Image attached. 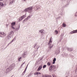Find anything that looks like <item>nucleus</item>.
<instances>
[{"label": "nucleus", "instance_id": "1", "mask_svg": "<svg viewBox=\"0 0 77 77\" xmlns=\"http://www.w3.org/2000/svg\"><path fill=\"white\" fill-rule=\"evenodd\" d=\"M33 8V7H29L28 8H26L24 10L25 11H27L29 13H31L32 12V9Z\"/></svg>", "mask_w": 77, "mask_h": 77}, {"label": "nucleus", "instance_id": "2", "mask_svg": "<svg viewBox=\"0 0 77 77\" xmlns=\"http://www.w3.org/2000/svg\"><path fill=\"white\" fill-rule=\"evenodd\" d=\"M14 31H11L9 33V35H8V37H10V38L12 36H13L14 34Z\"/></svg>", "mask_w": 77, "mask_h": 77}, {"label": "nucleus", "instance_id": "3", "mask_svg": "<svg viewBox=\"0 0 77 77\" xmlns=\"http://www.w3.org/2000/svg\"><path fill=\"white\" fill-rule=\"evenodd\" d=\"M26 17V15H23L19 19V22H20L22 20H23L24 18H25Z\"/></svg>", "mask_w": 77, "mask_h": 77}, {"label": "nucleus", "instance_id": "4", "mask_svg": "<svg viewBox=\"0 0 77 77\" xmlns=\"http://www.w3.org/2000/svg\"><path fill=\"white\" fill-rule=\"evenodd\" d=\"M15 66V64L13 63L10 66L9 68L11 70H12V69H14V68Z\"/></svg>", "mask_w": 77, "mask_h": 77}, {"label": "nucleus", "instance_id": "5", "mask_svg": "<svg viewBox=\"0 0 77 77\" xmlns=\"http://www.w3.org/2000/svg\"><path fill=\"white\" fill-rule=\"evenodd\" d=\"M52 38H50V39L49 41V42L48 43V45L50 46V45H51V43H52V42H53V41H52V39H51Z\"/></svg>", "mask_w": 77, "mask_h": 77}, {"label": "nucleus", "instance_id": "6", "mask_svg": "<svg viewBox=\"0 0 77 77\" xmlns=\"http://www.w3.org/2000/svg\"><path fill=\"white\" fill-rule=\"evenodd\" d=\"M42 65L40 66L37 70V71H39L41 70V69H42Z\"/></svg>", "mask_w": 77, "mask_h": 77}, {"label": "nucleus", "instance_id": "7", "mask_svg": "<svg viewBox=\"0 0 77 77\" xmlns=\"http://www.w3.org/2000/svg\"><path fill=\"white\" fill-rule=\"evenodd\" d=\"M77 33V30L71 31L70 33V34H72L73 33Z\"/></svg>", "mask_w": 77, "mask_h": 77}, {"label": "nucleus", "instance_id": "8", "mask_svg": "<svg viewBox=\"0 0 77 77\" xmlns=\"http://www.w3.org/2000/svg\"><path fill=\"white\" fill-rule=\"evenodd\" d=\"M11 70L10 69V68H8V69H7L6 70V73H8V72H9L10 71H11Z\"/></svg>", "mask_w": 77, "mask_h": 77}, {"label": "nucleus", "instance_id": "9", "mask_svg": "<svg viewBox=\"0 0 77 77\" xmlns=\"http://www.w3.org/2000/svg\"><path fill=\"white\" fill-rule=\"evenodd\" d=\"M54 67V66L52 65L49 68V70L51 71Z\"/></svg>", "mask_w": 77, "mask_h": 77}, {"label": "nucleus", "instance_id": "10", "mask_svg": "<svg viewBox=\"0 0 77 77\" xmlns=\"http://www.w3.org/2000/svg\"><path fill=\"white\" fill-rule=\"evenodd\" d=\"M30 16H29L27 17L24 20L25 21H26L27 20H29V19H30Z\"/></svg>", "mask_w": 77, "mask_h": 77}, {"label": "nucleus", "instance_id": "11", "mask_svg": "<svg viewBox=\"0 0 77 77\" xmlns=\"http://www.w3.org/2000/svg\"><path fill=\"white\" fill-rule=\"evenodd\" d=\"M56 58H55L53 60V64H54V63H55V61H56Z\"/></svg>", "mask_w": 77, "mask_h": 77}, {"label": "nucleus", "instance_id": "12", "mask_svg": "<svg viewBox=\"0 0 77 77\" xmlns=\"http://www.w3.org/2000/svg\"><path fill=\"white\" fill-rule=\"evenodd\" d=\"M4 5L3 3L0 2V6H3Z\"/></svg>", "mask_w": 77, "mask_h": 77}, {"label": "nucleus", "instance_id": "13", "mask_svg": "<svg viewBox=\"0 0 77 77\" xmlns=\"http://www.w3.org/2000/svg\"><path fill=\"white\" fill-rule=\"evenodd\" d=\"M15 25V22H14L11 23V26H14V25Z\"/></svg>", "mask_w": 77, "mask_h": 77}, {"label": "nucleus", "instance_id": "14", "mask_svg": "<svg viewBox=\"0 0 77 77\" xmlns=\"http://www.w3.org/2000/svg\"><path fill=\"white\" fill-rule=\"evenodd\" d=\"M15 38H14L12 41L9 44V45L10 44H11L13 42V41H14V40H15Z\"/></svg>", "mask_w": 77, "mask_h": 77}, {"label": "nucleus", "instance_id": "15", "mask_svg": "<svg viewBox=\"0 0 77 77\" xmlns=\"http://www.w3.org/2000/svg\"><path fill=\"white\" fill-rule=\"evenodd\" d=\"M63 26L64 27H66V24H65L64 23H63Z\"/></svg>", "mask_w": 77, "mask_h": 77}, {"label": "nucleus", "instance_id": "16", "mask_svg": "<svg viewBox=\"0 0 77 77\" xmlns=\"http://www.w3.org/2000/svg\"><path fill=\"white\" fill-rule=\"evenodd\" d=\"M53 45H52L50 46L49 47L50 48H52V47H53Z\"/></svg>", "mask_w": 77, "mask_h": 77}, {"label": "nucleus", "instance_id": "17", "mask_svg": "<svg viewBox=\"0 0 77 77\" xmlns=\"http://www.w3.org/2000/svg\"><path fill=\"white\" fill-rule=\"evenodd\" d=\"M51 65V63H50V62H48L47 63V65H48V66H50Z\"/></svg>", "mask_w": 77, "mask_h": 77}, {"label": "nucleus", "instance_id": "18", "mask_svg": "<svg viewBox=\"0 0 77 77\" xmlns=\"http://www.w3.org/2000/svg\"><path fill=\"white\" fill-rule=\"evenodd\" d=\"M43 29H41L40 31V33H43Z\"/></svg>", "mask_w": 77, "mask_h": 77}, {"label": "nucleus", "instance_id": "19", "mask_svg": "<svg viewBox=\"0 0 77 77\" xmlns=\"http://www.w3.org/2000/svg\"><path fill=\"white\" fill-rule=\"evenodd\" d=\"M11 28L13 29H15V27H14V26H11Z\"/></svg>", "mask_w": 77, "mask_h": 77}, {"label": "nucleus", "instance_id": "20", "mask_svg": "<svg viewBox=\"0 0 77 77\" xmlns=\"http://www.w3.org/2000/svg\"><path fill=\"white\" fill-rule=\"evenodd\" d=\"M46 66H47L46 65H44L43 66V68H46Z\"/></svg>", "mask_w": 77, "mask_h": 77}, {"label": "nucleus", "instance_id": "21", "mask_svg": "<svg viewBox=\"0 0 77 77\" xmlns=\"http://www.w3.org/2000/svg\"><path fill=\"white\" fill-rule=\"evenodd\" d=\"M37 74H38V72H35L34 73V75H37Z\"/></svg>", "mask_w": 77, "mask_h": 77}, {"label": "nucleus", "instance_id": "22", "mask_svg": "<svg viewBox=\"0 0 77 77\" xmlns=\"http://www.w3.org/2000/svg\"><path fill=\"white\" fill-rule=\"evenodd\" d=\"M55 32L56 33V34H57V33H58V31L57 30H55Z\"/></svg>", "mask_w": 77, "mask_h": 77}, {"label": "nucleus", "instance_id": "23", "mask_svg": "<svg viewBox=\"0 0 77 77\" xmlns=\"http://www.w3.org/2000/svg\"><path fill=\"white\" fill-rule=\"evenodd\" d=\"M52 75L53 77H56V76L54 74Z\"/></svg>", "mask_w": 77, "mask_h": 77}, {"label": "nucleus", "instance_id": "24", "mask_svg": "<svg viewBox=\"0 0 77 77\" xmlns=\"http://www.w3.org/2000/svg\"><path fill=\"white\" fill-rule=\"evenodd\" d=\"M14 3V1H12V2H11L10 3V5H11V4H12V3Z\"/></svg>", "mask_w": 77, "mask_h": 77}, {"label": "nucleus", "instance_id": "25", "mask_svg": "<svg viewBox=\"0 0 77 77\" xmlns=\"http://www.w3.org/2000/svg\"><path fill=\"white\" fill-rule=\"evenodd\" d=\"M19 29H20V27L18 28H17L16 29V30H18Z\"/></svg>", "mask_w": 77, "mask_h": 77}, {"label": "nucleus", "instance_id": "26", "mask_svg": "<svg viewBox=\"0 0 77 77\" xmlns=\"http://www.w3.org/2000/svg\"><path fill=\"white\" fill-rule=\"evenodd\" d=\"M2 35H6V34L4 32H3L2 33Z\"/></svg>", "mask_w": 77, "mask_h": 77}, {"label": "nucleus", "instance_id": "27", "mask_svg": "<svg viewBox=\"0 0 77 77\" xmlns=\"http://www.w3.org/2000/svg\"><path fill=\"white\" fill-rule=\"evenodd\" d=\"M21 59V57H20L19 58L18 60L19 61H20V59Z\"/></svg>", "mask_w": 77, "mask_h": 77}, {"label": "nucleus", "instance_id": "28", "mask_svg": "<svg viewBox=\"0 0 77 77\" xmlns=\"http://www.w3.org/2000/svg\"><path fill=\"white\" fill-rule=\"evenodd\" d=\"M27 66H28V65H27V66H26V69H25V71H26V69H27Z\"/></svg>", "mask_w": 77, "mask_h": 77}, {"label": "nucleus", "instance_id": "29", "mask_svg": "<svg viewBox=\"0 0 77 77\" xmlns=\"http://www.w3.org/2000/svg\"><path fill=\"white\" fill-rule=\"evenodd\" d=\"M37 74H41V73L40 72H37Z\"/></svg>", "mask_w": 77, "mask_h": 77}, {"label": "nucleus", "instance_id": "30", "mask_svg": "<svg viewBox=\"0 0 77 77\" xmlns=\"http://www.w3.org/2000/svg\"><path fill=\"white\" fill-rule=\"evenodd\" d=\"M46 77V75H43V76H42V77Z\"/></svg>", "mask_w": 77, "mask_h": 77}, {"label": "nucleus", "instance_id": "31", "mask_svg": "<svg viewBox=\"0 0 77 77\" xmlns=\"http://www.w3.org/2000/svg\"><path fill=\"white\" fill-rule=\"evenodd\" d=\"M24 55H25V54H23V56H24Z\"/></svg>", "mask_w": 77, "mask_h": 77}, {"label": "nucleus", "instance_id": "32", "mask_svg": "<svg viewBox=\"0 0 77 77\" xmlns=\"http://www.w3.org/2000/svg\"><path fill=\"white\" fill-rule=\"evenodd\" d=\"M26 71L25 70L23 72L24 73V72H26Z\"/></svg>", "mask_w": 77, "mask_h": 77}, {"label": "nucleus", "instance_id": "33", "mask_svg": "<svg viewBox=\"0 0 77 77\" xmlns=\"http://www.w3.org/2000/svg\"><path fill=\"white\" fill-rule=\"evenodd\" d=\"M3 0H0V1H3Z\"/></svg>", "mask_w": 77, "mask_h": 77}, {"label": "nucleus", "instance_id": "34", "mask_svg": "<svg viewBox=\"0 0 77 77\" xmlns=\"http://www.w3.org/2000/svg\"><path fill=\"white\" fill-rule=\"evenodd\" d=\"M24 1H26V0H23Z\"/></svg>", "mask_w": 77, "mask_h": 77}, {"label": "nucleus", "instance_id": "35", "mask_svg": "<svg viewBox=\"0 0 77 77\" xmlns=\"http://www.w3.org/2000/svg\"><path fill=\"white\" fill-rule=\"evenodd\" d=\"M0 9H1V8H0Z\"/></svg>", "mask_w": 77, "mask_h": 77}, {"label": "nucleus", "instance_id": "36", "mask_svg": "<svg viewBox=\"0 0 77 77\" xmlns=\"http://www.w3.org/2000/svg\"><path fill=\"white\" fill-rule=\"evenodd\" d=\"M23 65V64H22V65Z\"/></svg>", "mask_w": 77, "mask_h": 77}, {"label": "nucleus", "instance_id": "37", "mask_svg": "<svg viewBox=\"0 0 77 77\" xmlns=\"http://www.w3.org/2000/svg\"><path fill=\"white\" fill-rule=\"evenodd\" d=\"M66 77H68V76H66Z\"/></svg>", "mask_w": 77, "mask_h": 77}]
</instances>
